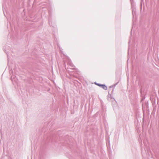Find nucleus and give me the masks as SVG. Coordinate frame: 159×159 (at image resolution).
<instances>
[{"mask_svg":"<svg viewBox=\"0 0 159 159\" xmlns=\"http://www.w3.org/2000/svg\"><path fill=\"white\" fill-rule=\"evenodd\" d=\"M97 85L99 86L100 87H102L103 89L105 90H107V87L105 85L99 84H98Z\"/></svg>","mask_w":159,"mask_h":159,"instance_id":"f257e3e1","label":"nucleus"}]
</instances>
